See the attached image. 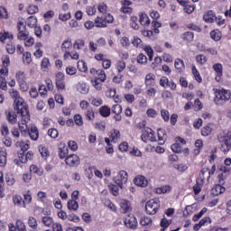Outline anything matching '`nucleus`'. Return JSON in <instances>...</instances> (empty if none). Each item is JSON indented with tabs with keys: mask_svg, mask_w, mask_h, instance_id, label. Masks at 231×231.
Here are the masks:
<instances>
[{
	"mask_svg": "<svg viewBox=\"0 0 231 231\" xmlns=\"http://www.w3.org/2000/svg\"><path fill=\"white\" fill-rule=\"evenodd\" d=\"M18 114L22 115V124H18L19 129L21 133H24L25 134H27L28 130H30V128H28V125H26L28 122H30V112L28 111L27 107H22L21 111H19Z\"/></svg>",
	"mask_w": 231,
	"mask_h": 231,
	"instance_id": "obj_1",
	"label": "nucleus"
},
{
	"mask_svg": "<svg viewBox=\"0 0 231 231\" xmlns=\"http://www.w3.org/2000/svg\"><path fill=\"white\" fill-rule=\"evenodd\" d=\"M115 21V18L111 14H106L104 16H97L95 19V24L97 28H106L107 24L106 23H111Z\"/></svg>",
	"mask_w": 231,
	"mask_h": 231,
	"instance_id": "obj_2",
	"label": "nucleus"
},
{
	"mask_svg": "<svg viewBox=\"0 0 231 231\" xmlns=\"http://www.w3.org/2000/svg\"><path fill=\"white\" fill-rule=\"evenodd\" d=\"M231 93L228 90L222 89V90H217L216 91V97L214 98V102L217 106H221V102H226L230 100Z\"/></svg>",
	"mask_w": 231,
	"mask_h": 231,
	"instance_id": "obj_3",
	"label": "nucleus"
},
{
	"mask_svg": "<svg viewBox=\"0 0 231 231\" xmlns=\"http://www.w3.org/2000/svg\"><path fill=\"white\" fill-rule=\"evenodd\" d=\"M128 175L127 171H120L116 177H114V181L121 189H125L127 187Z\"/></svg>",
	"mask_w": 231,
	"mask_h": 231,
	"instance_id": "obj_4",
	"label": "nucleus"
},
{
	"mask_svg": "<svg viewBox=\"0 0 231 231\" xmlns=\"http://www.w3.org/2000/svg\"><path fill=\"white\" fill-rule=\"evenodd\" d=\"M160 208V200L159 199H150L146 202L145 210L150 216H154Z\"/></svg>",
	"mask_w": 231,
	"mask_h": 231,
	"instance_id": "obj_5",
	"label": "nucleus"
},
{
	"mask_svg": "<svg viewBox=\"0 0 231 231\" xmlns=\"http://www.w3.org/2000/svg\"><path fill=\"white\" fill-rule=\"evenodd\" d=\"M10 97H12L14 100V109L19 113L22 107H26L23 106V98H21V95H19V91L14 88H12L10 91Z\"/></svg>",
	"mask_w": 231,
	"mask_h": 231,
	"instance_id": "obj_6",
	"label": "nucleus"
},
{
	"mask_svg": "<svg viewBox=\"0 0 231 231\" xmlns=\"http://www.w3.org/2000/svg\"><path fill=\"white\" fill-rule=\"evenodd\" d=\"M17 39H19V41H26V39H28L30 32L26 29V25H24L23 22H19L17 23Z\"/></svg>",
	"mask_w": 231,
	"mask_h": 231,
	"instance_id": "obj_7",
	"label": "nucleus"
},
{
	"mask_svg": "<svg viewBox=\"0 0 231 231\" xmlns=\"http://www.w3.org/2000/svg\"><path fill=\"white\" fill-rule=\"evenodd\" d=\"M143 142L147 143V142H156V136L154 135V131L151 128H143V134L141 135Z\"/></svg>",
	"mask_w": 231,
	"mask_h": 231,
	"instance_id": "obj_8",
	"label": "nucleus"
},
{
	"mask_svg": "<svg viewBox=\"0 0 231 231\" xmlns=\"http://www.w3.org/2000/svg\"><path fill=\"white\" fill-rule=\"evenodd\" d=\"M125 225L127 228H130V230H136V228H138V220L136 217L128 215L125 217Z\"/></svg>",
	"mask_w": 231,
	"mask_h": 231,
	"instance_id": "obj_9",
	"label": "nucleus"
},
{
	"mask_svg": "<svg viewBox=\"0 0 231 231\" xmlns=\"http://www.w3.org/2000/svg\"><path fill=\"white\" fill-rule=\"evenodd\" d=\"M65 162L69 167H79L80 165V158L77 154H70L67 156Z\"/></svg>",
	"mask_w": 231,
	"mask_h": 231,
	"instance_id": "obj_10",
	"label": "nucleus"
},
{
	"mask_svg": "<svg viewBox=\"0 0 231 231\" xmlns=\"http://www.w3.org/2000/svg\"><path fill=\"white\" fill-rule=\"evenodd\" d=\"M119 207L121 214H129V212L133 210L129 200L122 199L119 203Z\"/></svg>",
	"mask_w": 231,
	"mask_h": 231,
	"instance_id": "obj_11",
	"label": "nucleus"
},
{
	"mask_svg": "<svg viewBox=\"0 0 231 231\" xmlns=\"http://www.w3.org/2000/svg\"><path fill=\"white\" fill-rule=\"evenodd\" d=\"M27 134L32 138L34 142L39 140V129L35 125H32L29 130H27Z\"/></svg>",
	"mask_w": 231,
	"mask_h": 231,
	"instance_id": "obj_12",
	"label": "nucleus"
},
{
	"mask_svg": "<svg viewBox=\"0 0 231 231\" xmlns=\"http://www.w3.org/2000/svg\"><path fill=\"white\" fill-rule=\"evenodd\" d=\"M203 19L206 23H216V21H217V16L214 14V11H208L204 14Z\"/></svg>",
	"mask_w": 231,
	"mask_h": 231,
	"instance_id": "obj_13",
	"label": "nucleus"
},
{
	"mask_svg": "<svg viewBox=\"0 0 231 231\" xmlns=\"http://www.w3.org/2000/svg\"><path fill=\"white\" fill-rule=\"evenodd\" d=\"M27 225L31 228V231H37V228L39 226V224L37 223V219L33 217H29Z\"/></svg>",
	"mask_w": 231,
	"mask_h": 231,
	"instance_id": "obj_14",
	"label": "nucleus"
},
{
	"mask_svg": "<svg viewBox=\"0 0 231 231\" xmlns=\"http://www.w3.org/2000/svg\"><path fill=\"white\" fill-rule=\"evenodd\" d=\"M225 190V187L221 186V184H217L211 189V194L212 196H219V194H223Z\"/></svg>",
	"mask_w": 231,
	"mask_h": 231,
	"instance_id": "obj_15",
	"label": "nucleus"
},
{
	"mask_svg": "<svg viewBox=\"0 0 231 231\" xmlns=\"http://www.w3.org/2000/svg\"><path fill=\"white\" fill-rule=\"evenodd\" d=\"M6 118L9 124H17V114L12 111H5Z\"/></svg>",
	"mask_w": 231,
	"mask_h": 231,
	"instance_id": "obj_16",
	"label": "nucleus"
},
{
	"mask_svg": "<svg viewBox=\"0 0 231 231\" xmlns=\"http://www.w3.org/2000/svg\"><path fill=\"white\" fill-rule=\"evenodd\" d=\"M147 180H145V177L142 175H138L134 179V184L137 185V187H147Z\"/></svg>",
	"mask_w": 231,
	"mask_h": 231,
	"instance_id": "obj_17",
	"label": "nucleus"
},
{
	"mask_svg": "<svg viewBox=\"0 0 231 231\" xmlns=\"http://www.w3.org/2000/svg\"><path fill=\"white\" fill-rule=\"evenodd\" d=\"M140 225L145 226V228H151L152 225V219L149 217H142L140 219Z\"/></svg>",
	"mask_w": 231,
	"mask_h": 231,
	"instance_id": "obj_18",
	"label": "nucleus"
},
{
	"mask_svg": "<svg viewBox=\"0 0 231 231\" xmlns=\"http://www.w3.org/2000/svg\"><path fill=\"white\" fill-rule=\"evenodd\" d=\"M155 82H156V78H154V74L150 73L146 75L145 80H144L145 86L152 87L154 86Z\"/></svg>",
	"mask_w": 231,
	"mask_h": 231,
	"instance_id": "obj_19",
	"label": "nucleus"
},
{
	"mask_svg": "<svg viewBox=\"0 0 231 231\" xmlns=\"http://www.w3.org/2000/svg\"><path fill=\"white\" fill-rule=\"evenodd\" d=\"M212 127H214L213 124H208L206 126L202 127L201 134L202 136H210L212 134Z\"/></svg>",
	"mask_w": 231,
	"mask_h": 231,
	"instance_id": "obj_20",
	"label": "nucleus"
},
{
	"mask_svg": "<svg viewBox=\"0 0 231 231\" xmlns=\"http://www.w3.org/2000/svg\"><path fill=\"white\" fill-rule=\"evenodd\" d=\"M67 207L69 210L77 212V210H79V202H77L75 199H69L67 203Z\"/></svg>",
	"mask_w": 231,
	"mask_h": 231,
	"instance_id": "obj_21",
	"label": "nucleus"
},
{
	"mask_svg": "<svg viewBox=\"0 0 231 231\" xmlns=\"http://www.w3.org/2000/svg\"><path fill=\"white\" fill-rule=\"evenodd\" d=\"M25 24L29 28H36L37 26V17L35 16H29L25 22Z\"/></svg>",
	"mask_w": 231,
	"mask_h": 231,
	"instance_id": "obj_22",
	"label": "nucleus"
},
{
	"mask_svg": "<svg viewBox=\"0 0 231 231\" xmlns=\"http://www.w3.org/2000/svg\"><path fill=\"white\" fill-rule=\"evenodd\" d=\"M120 130L114 129L110 132V138L114 143H116L120 140Z\"/></svg>",
	"mask_w": 231,
	"mask_h": 231,
	"instance_id": "obj_23",
	"label": "nucleus"
},
{
	"mask_svg": "<svg viewBox=\"0 0 231 231\" xmlns=\"http://www.w3.org/2000/svg\"><path fill=\"white\" fill-rule=\"evenodd\" d=\"M140 23L143 26H149V24H151V20L149 19V16H147L146 14H140Z\"/></svg>",
	"mask_w": 231,
	"mask_h": 231,
	"instance_id": "obj_24",
	"label": "nucleus"
},
{
	"mask_svg": "<svg viewBox=\"0 0 231 231\" xmlns=\"http://www.w3.org/2000/svg\"><path fill=\"white\" fill-rule=\"evenodd\" d=\"M78 91H79V93H81V95H86V94L89 93V88L88 87V85L86 83H79L78 85Z\"/></svg>",
	"mask_w": 231,
	"mask_h": 231,
	"instance_id": "obj_25",
	"label": "nucleus"
},
{
	"mask_svg": "<svg viewBox=\"0 0 231 231\" xmlns=\"http://www.w3.org/2000/svg\"><path fill=\"white\" fill-rule=\"evenodd\" d=\"M99 113L101 116L106 118V116H109V115H111V108H109V106H101L99 109Z\"/></svg>",
	"mask_w": 231,
	"mask_h": 231,
	"instance_id": "obj_26",
	"label": "nucleus"
},
{
	"mask_svg": "<svg viewBox=\"0 0 231 231\" xmlns=\"http://www.w3.org/2000/svg\"><path fill=\"white\" fill-rule=\"evenodd\" d=\"M51 68V64L50 63V59L43 58L42 60V71H48Z\"/></svg>",
	"mask_w": 231,
	"mask_h": 231,
	"instance_id": "obj_27",
	"label": "nucleus"
},
{
	"mask_svg": "<svg viewBox=\"0 0 231 231\" xmlns=\"http://www.w3.org/2000/svg\"><path fill=\"white\" fill-rule=\"evenodd\" d=\"M165 130L160 128L158 129V138L161 145H163L165 143V138H166Z\"/></svg>",
	"mask_w": 231,
	"mask_h": 231,
	"instance_id": "obj_28",
	"label": "nucleus"
},
{
	"mask_svg": "<svg viewBox=\"0 0 231 231\" xmlns=\"http://www.w3.org/2000/svg\"><path fill=\"white\" fill-rule=\"evenodd\" d=\"M16 147H20L22 152H26L28 149H30V143H25V142H16Z\"/></svg>",
	"mask_w": 231,
	"mask_h": 231,
	"instance_id": "obj_29",
	"label": "nucleus"
},
{
	"mask_svg": "<svg viewBox=\"0 0 231 231\" xmlns=\"http://www.w3.org/2000/svg\"><path fill=\"white\" fill-rule=\"evenodd\" d=\"M15 226L18 231H28L26 229V224L21 219H16Z\"/></svg>",
	"mask_w": 231,
	"mask_h": 231,
	"instance_id": "obj_30",
	"label": "nucleus"
},
{
	"mask_svg": "<svg viewBox=\"0 0 231 231\" xmlns=\"http://www.w3.org/2000/svg\"><path fill=\"white\" fill-rule=\"evenodd\" d=\"M175 69L179 71V73H180L181 69H183V68H185V63L183 62V60L181 59H177L175 60Z\"/></svg>",
	"mask_w": 231,
	"mask_h": 231,
	"instance_id": "obj_31",
	"label": "nucleus"
},
{
	"mask_svg": "<svg viewBox=\"0 0 231 231\" xmlns=\"http://www.w3.org/2000/svg\"><path fill=\"white\" fill-rule=\"evenodd\" d=\"M68 147L63 146L62 148H59V156L61 160H64V158H68V156H69L68 155Z\"/></svg>",
	"mask_w": 231,
	"mask_h": 231,
	"instance_id": "obj_32",
	"label": "nucleus"
},
{
	"mask_svg": "<svg viewBox=\"0 0 231 231\" xmlns=\"http://www.w3.org/2000/svg\"><path fill=\"white\" fill-rule=\"evenodd\" d=\"M182 41H187V42H192L194 41V32H187L182 35Z\"/></svg>",
	"mask_w": 231,
	"mask_h": 231,
	"instance_id": "obj_33",
	"label": "nucleus"
},
{
	"mask_svg": "<svg viewBox=\"0 0 231 231\" xmlns=\"http://www.w3.org/2000/svg\"><path fill=\"white\" fill-rule=\"evenodd\" d=\"M6 152L1 151L0 152V167H5L6 165Z\"/></svg>",
	"mask_w": 231,
	"mask_h": 231,
	"instance_id": "obj_34",
	"label": "nucleus"
},
{
	"mask_svg": "<svg viewBox=\"0 0 231 231\" xmlns=\"http://www.w3.org/2000/svg\"><path fill=\"white\" fill-rule=\"evenodd\" d=\"M6 39H14V35L6 32H0V42H5Z\"/></svg>",
	"mask_w": 231,
	"mask_h": 231,
	"instance_id": "obj_35",
	"label": "nucleus"
},
{
	"mask_svg": "<svg viewBox=\"0 0 231 231\" xmlns=\"http://www.w3.org/2000/svg\"><path fill=\"white\" fill-rule=\"evenodd\" d=\"M207 210H208L207 208H203L199 213L193 216L192 220L195 222L199 221V219L203 217V215L206 214Z\"/></svg>",
	"mask_w": 231,
	"mask_h": 231,
	"instance_id": "obj_36",
	"label": "nucleus"
},
{
	"mask_svg": "<svg viewBox=\"0 0 231 231\" xmlns=\"http://www.w3.org/2000/svg\"><path fill=\"white\" fill-rule=\"evenodd\" d=\"M144 51H146L148 57H149V60H152V57L154 55V51H152V48H151V46L149 45H145L143 47Z\"/></svg>",
	"mask_w": 231,
	"mask_h": 231,
	"instance_id": "obj_37",
	"label": "nucleus"
},
{
	"mask_svg": "<svg viewBox=\"0 0 231 231\" xmlns=\"http://www.w3.org/2000/svg\"><path fill=\"white\" fill-rule=\"evenodd\" d=\"M213 69L217 73V77H221L223 75V65H221V63L215 64L213 66Z\"/></svg>",
	"mask_w": 231,
	"mask_h": 231,
	"instance_id": "obj_38",
	"label": "nucleus"
},
{
	"mask_svg": "<svg viewBox=\"0 0 231 231\" xmlns=\"http://www.w3.org/2000/svg\"><path fill=\"white\" fill-rule=\"evenodd\" d=\"M42 221L45 226H51V225L55 224L51 217H43Z\"/></svg>",
	"mask_w": 231,
	"mask_h": 231,
	"instance_id": "obj_39",
	"label": "nucleus"
},
{
	"mask_svg": "<svg viewBox=\"0 0 231 231\" xmlns=\"http://www.w3.org/2000/svg\"><path fill=\"white\" fill-rule=\"evenodd\" d=\"M192 69V74L195 77V80H197V82H201L203 79H201V76L199 75V71H198V69H196V66H193L191 68Z\"/></svg>",
	"mask_w": 231,
	"mask_h": 231,
	"instance_id": "obj_40",
	"label": "nucleus"
},
{
	"mask_svg": "<svg viewBox=\"0 0 231 231\" xmlns=\"http://www.w3.org/2000/svg\"><path fill=\"white\" fill-rule=\"evenodd\" d=\"M74 122L79 127H82V125H84V121L82 119V116L80 115L74 116Z\"/></svg>",
	"mask_w": 231,
	"mask_h": 231,
	"instance_id": "obj_41",
	"label": "nucleus"
},
{
	"mask_svg": "<svg viewBox=\"0 0 231 231\" xmlns=\"http://www.w3.org/2000/svg\"><path fill=\"white\" fill-rule=\"evenodd\" d=\"M157 194H167V192H171L170 186H162L161 188L156 189Z\"/></svg>",
	"mask_w": 231,
	"mask_h": 231,
	"instance_id": "obj_42",
	"label": "nucleus"
},
{
	"mask_svg": "<svg viewBox=\"0 0 231 231\" xmlns=\"http://www.w3.org/2000/svg\"><path fill=\"white\" fill-rule=\"evenodd\" d=\"M6 51L10 55H14V53H15V43L14 42L7 43Z\"/></svg>",
	"mask_w": 231,
	"mask_h": 231,
	"instance_id": "obj_43",
	"label": "nucleus"
},
{
	"mask_svg": "<svg viewBox=\"0 0 231 231\" xmlns=\"http://www.w3.org/2000/svg\"><path fill=\"white\" fill-rule=\"evenodd\" d=\"M78 69L82 73H86V71H88V65L86 64V62L84 60L79 61L78 62Z\"/></svg>",
	"mask_w": 231,
	"mask_h": 231,
	"instance_id": "obj_44",
	"label": "nucleus"
},
{
	"mask_svg": "<svg viewBox=\"0 0 231 231\" xmlns=\"http://www.w3.org/2000/svg\"><path fill=\"white\" fill-rule=\"evenodd\" d=\"M48 135L53 139L59 138V130L55 128H51L48 130Z\"/></svg>",
	"mask_w": 231,
	"mask_h": 231,
	"instance_id": "obj_45",
	"label": "nucleus"
},
{
	"mask_svg": "<svg viewBox=\"0 0 231 231\" xmlns=\"http://www.w3.org/2000/svg\"><path fill=\"white\" fill-rule=\"evenodd\" d=\"M18 84L22 91H28V83H26V78L24 79H20V81H18Z\"/></svg>",
	"mask_w": 231,
	"mask_h": 231,
	"instance_id": "obj_46",
	"label": "nucleus"
},
{
	"mask_svg": "<svg viewBox=\"0 0 231 231\" xmlns=\"http://www.w3.org/2000/svg\"><path fill=\"white\" fill-rule=\"evenodd\" d=\"M210 37L213 39V41H221V32L217 31H212L210 32Z\"/></svg>",
	"mask_w": 231,
	"mask_h": 231,
	"instance_id": "obj_47",
	"label": "nucleus"
},
{
	"mask_svg": "<svg viewBox=\"0 0 231 231\" xmlns=\"http://www.w3.org/2000/svg\"><path fill=\"white\" fill-rule=\"evenodd\" d=\"M23 60L24 64H30L32 62V53L23 52Z\"/></svg>",
	"mask_w": 231,
	"mask_h": 231,
	"instance_id": "obj_48",
	"label": "nucleus"
},
{
	"mask_svg": "<svg viewBox=\"0 0 231 231\" xmlns=\"http://www.w3.org/2000/svg\"><path fill=\"white\" fill-rule=\"evenodd\" d=\"M97 75V79H98L100 82H106V71L103 69H98Z\"/></svg>",
	"mask_w": 231,
	"mask_h": 231,
	"instance_id": "obj_49",
	"label": "nucleus"
},
{
	"mask_svg": "<svg viewBox=\"0 0 231 231\" xmlns=\"http://www.w3.org/2000/svg\"><path fill=\"white\" fill-rule=\"evenodd\" d=\"M112 113L114 115H121L122 114V106L116 104L112 106Z\"/></svg>",
	"mask_w": 231,
	"mask_h": 231,
	"instance_id": "obj_50",
	"label": "nucleus"
},
{
	"mask_svg": "<svg viewBox=\"0 0 231 231\" xmlns=\"http://www.w3.org/2000/svg\"><path fill=\"white\" fill-rule=\"evenodd\" d=\"M37 12H39V7L37 5H30L27 8V14H29V15H33V14H37Z\"/></svg>",
	"mask_w": 231,
	"mask_h": 231,
	"instance_id": "obj_51",
	"label": "nucleus"
},
{
	"mask_svg": "<svg viewBox=\"0 0 231 231\" xmlns=\"http://www.w3.org/2000/svg\"><path fill=\"white\" fill-rule=\"evenodd\" d=\"M132 44H134V46H135V48H142L143 46V43L142 42V39L138 38V37H134Z\"/></svg>",
	"mask_w": 231,
	"mask_h": 231,
	"instance_id": "obj_52",
	"label": "nucleus"
},
{
	"mask_svg": "<svg viewBox=\"0 0 231 231\" xmlns=\"http://www.w3.org/2000/svg\"><path fill=\"white\" fill-rule=\"evenodd\" d=\"M30 171L32 172V174H38V176H42V171H41L37 166L31 165Z\"/></svg>",
	"mask_w": 231,
	"mask_h": 231,
	"instance_id": "obj_53",
	"label": "nucleus"
},
{
	"mask_svg": "<svg viewBox=\"0 0 231 231\" xmlns=\"http://www.w3.org/2000/svg\"><path fill=\"white\" fill-rule=\"evenodd\" d=\"M84 40L82 39H79V40H76V42H74V48H77V50H82L83 47H84Z\"/></svg>",
	"mask_w": 231,
	"mask_h": 231,
	"instance_id": "obj_54",
	"label": "nucleus"
},
{
	"mask_svg": "<svg viewBox=\"0 0 231 231\" xmlns=\"http://www.w3.org/2000/svg\"><path fill=\"white\" fill-rule=\"evenodd\" d=\"M71 48V40H66L61 44V50L62 51H66V50H69Z\"/></svg>",
	"mask_w": 231,
	"mask_h": 231,
	"instance_id": "obj_55",
	"label": "nucleus"
},
{
	"mask_svg": "<svg viewBox=\"0 0 231 231\" xmlns=\"http://www.w3.org/2000/svg\"><path fill=\"white\" fill-rule=\"evenodd\" d=\"M152 26L153 27L154 33H160V29H158V28H162V23L152 21Z\"/></svg>",
	"mask_w": 231,
	"mask_h": 231,
	"instance_id": "obj_56",
	"label": "nucleus"
},
{
	"mask_svg": "<svg viewBox=\"0 0 231 231\" xmlns=\"http://www.w3.org/2000/svg\"><path fill=\"white\" fill-rule=\"evenodd\" d=\"M137 62L138 64H145L147 62V56L143 53H141L137 56Z\"/></svg>",
	"mask_w": 231,
	"mask_h": 231,
	"instance_id": "obj_57",
	"label": "nucleus"
},
{
	"mask_svg": "<svg viewBox=\"0 0 231 231\" xmlns=\"http://www.w3.org/2000/svg\"><path fill=\"white\" fill-rule=\"evenodd\" d=\"M0 19H8V12L3 6H0Z\"/></svg>",
	"mask_w": 231,
	"mask_h": 231,
	"instance_id": "obj_58",
	"label": "nucleus"
},
{
	"mask_svg": "<svg viewBox=\"0 0 231 231\" xmlns=\"http://www.w3.org/2000/svg\"><path fill=\"white\" fill-rule=\"evenodd\" d=\"M2 62L4 64V68H8V66H10V56H8L6 54L3 55Z\"/></svg>",
	"mask_w": 231,
	"mask_h": 231,
	"instance_id": "obj_59",
	"label": "nucleus"
},
{
	"mask_svg": "<svg viewBox=\"0 0 231 231\" xmlns=\"http://www.w3.org/2000/svg\"><path fill=\"white\" fill-rule=\"evenodd\" d=\"M85 115H86L88 120H93V118H95V112H93V108H88L85 112Z\"/></svg>",
	"mask_w": 231,
	"mask_h": 231,
	"instance_id": "obj_60",
	"label": "nucleus"
},
{
	"mask_svg": "<svg viewBox=\"0 0 231 231\" xmlns=\"http://www.w3.org/2000/svg\"><path fill=\"white\" fill-rule=\"evenodd\" d=\"M108 187L113 196H118V187L116 184H110Z\"/></svg>",
	"mask_w": 231,
	"mask_h": 231,
	"instance_id": "obj_61",
	"label": "nucleus"
},
{
	"mask_svg": "<svg viewBox=\"0 0 231 231\" xmlns=\"http://www.w3.org/2000/svg\"><path fill=\"white\" fill-rule=\"evenodd\" d=\"M171 151H173V152H181V144H180V143H175L173 144H171Z\"/></svg>",
	"mask_w": 231,
	"mask_h": 231,
	"instance_id": "obj_62",
	"label": "nucleus"
},
{
	"mask_svg": "<svg viewBox=\"0 0 231 231\" xmlns=\"http://www.w3.org/2000/svg\"><path fill=\"white\" fill-rule=\"evenodd\" d=\"M3 136H8L10 134V130L8 129V125L3 124L2 125V129H1Z\"/></svg>",
	"mask_w": 231,
	"mask_h": 231,
	"instance_id": "obj_63",
	"label": "nucleus"
},
{
	"mask_svg": "<svg viewBox=\"0 0 231 231\" xmlns=\"http://www.w3.org/2000/svg\"><path fill=\"white\" fill-rule=\"evenodd\" d=\"M207 60H208V59L203 54H199L197 56V62H199V64H202V65L206 64Z\"/></svg>",
	"mask_w": 231,
	"mask_h": 231,
	"instance_id": "obj_64",
	"label": "nucleus"
}]
</instances>
